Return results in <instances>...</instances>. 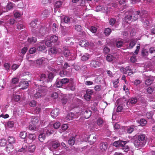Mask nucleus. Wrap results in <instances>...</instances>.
<instances>
[{"mask_svg": "<svg viewBox=\"0 0 155 155\" xmlns=\"http://www.w3.org/2000/svg\"><path fill=\"white\" fill-rule=\"evenodd\" d=\"M147 138L144 134L138 135L137 139L134 142V146L137 148H140L144 147L146 143Z\"/></svg>", "mask_w": 155, "mask_h": 155, "instance_id": "nucleus-1", "label": "nucleus"}, {"mask_svg": "<svg viewBox=\"0 0 155 155\" xmlns=\"http://www.w3.org/2000/svg\"><path fill=\"white\" fill-rule=\"evenodd\" d=\"M54 131L51 129L50 126H48L43 130V133L40 134L38 137L39 140L41 142L43 141L45 138V135H49L53 134Z\"/></svg>", "mask_w": 155, "mask_h": 155, "instance_id": "nucleus-2", "label": "nucleus"}, {"mask_svg": "<svg viewBox=\"0 0 155 155\" xmlns=\"http://www.w3.org/2000/svg\"><path fill=\"white\" fill-rule=\"evenodd\" d=\"M47 90V87H42L34 95V98L37 99L43 97L46 95Z\"/></svg>", "mask_w": 155, "mask_h": 155, "instance_id": "nucleus-3", "label": "nucleus"}, {"mask_svg": "<svg viewBox=\"0 0 155 155\" xmlns=\"http://www.w3.org/2000/svg\"><path fill=\"white\" fill-rule=\"evenodd\" d=\"M60 143L58 141H52L48 143V147L51 151H53L59 146Z\"/></svg>", "mask_w": 155, "mask_h": 155, "instance_id": "nucleus-4", "label": "nucleus"}, {"mask_svg": "<svg viewBox=\"0 0 155 155\" xmlns=\"http://www.w3.org/2000/svg\"><path fill=\"white\" fill-rule=\"evenodd\" d=\"M29 61H31V64L32 66H35L36 64L38 65H40L43 63H45L47 61V59L45 58H41L36 61H32L28 59Z\"/></svg>", "mask_w": 155, "mask_h": 155, "instance_id": "nucleus-5", "label": "nucleus"}, {"mask_svg": "<svg viewBox=\"0 0 155 155\" xmlns=\"http://www.w3.org/2000/svg\"><path fill=\"white\" fill-rule=\"evenodd\" d=\"M46 30L45 28L44 27H40L39 28H37L36 31H35V34H37L38 35L39 34L41 35H43L46 33Z\"/></svg>", "mask_w": 155, "mask_h": 155, "instance_id": "nucleus-6", "label": "nucleus"}, {"mask_svg": "<svg viewBox=\"0 0 155 155\" xmlns=\"http://www.w3.org/2000/svg\"><path fill=\"white\" fill-rule=\"evenodd\" d=\"M127 143V142L126 141L119 140L114 142L113 143V145L114 146L116 147H123V146L125 145Z\"/></svg>", "mask_w": 155, "mask_h": 155, "instance_id": "nucleus-7", "label": "nucleus"}, {"mask_svg": "<svg viewBox=\"0 0 155 155\" xmlns=\"http://www.w3.org/2000/svg\"><path fill=\"white\" fill-rule=\"evenodd\" d=\"M40 82L41 84H43V83H46L48 82V80L45 74H42L40 76L39 80L38 81Z\"/></svg>", "mask_w": 155, "mask_h": 155, "instance_id": "nucleus-8", "label": "nucleus"}, {"mask_svg": "<svg viewBox=\"0 0 155 155\" xmlns=\"http://www.w3.org/2000/svg\"><path fill=\"white\" fill-rule=\"evenodd\" d=\"M37 20H35L32 21L30 23V26L31 27V30L33 33H35V31H36L37 28L36 27L37 25Z\"/></svg>", "mask_w": 155, "mask_h": 155, "instance_id": "nucleus-9", "label": "nucleus"}, {"mask_svg": "<svg viewBox=\"0 0 155 155\" xmlns=\"http://www.w3.org/2000/svg\"><path fill=\"white\" fill-rule=\"evenodd\" d=\"M136 41L133 39L131 40L129 42H127V46L128 49H132L135 45Z\"/></svg>", "mask_w": 155, "mask_h": 155, "instance_id": "nucleus-10", "label": "nucleus"}, {"mask_svg": "<svg viewBox=\"0 0 155 155\" xmlns=\"http://www.w3.org/2000/svg\"><path fill=\"white\" fill-rule=\"evenodd\" d=\"M28 83L27 81L22 80L19 83V86H21V89H24L27 88L28 86Z\"/></svg>", "mask_w": 155, "mask_h": 155, "instance_id": "nucleus-11", "label": "nucleus"}, {"mask_svg": "<svg viewBox=\"0 0 155 155\" xmlns=\"http://www.w3.org/2000/svg\"><path fill=\"white\" fill-rule=\"evenodd\" d=\"M140 11H137L134 12V13L132 15V21H135L137 20L139 18V17L140 15H141V14H142V13H140Z\"/></svg>", "mask_w": 155, "mask_h": 155, "instance_id": "nucleus-12", "label": "nucleus"}, {"mask_svg": "<svg viewBox=\"0 0 155 155\" xmlns=\"http://www.w3.org/2000/svg\"><path fill=\"white\" fill-rule=\"evenodd\" d=\"M50 41L52 43H56V44H58L59 41L58 40V36L55 35H52L49 37Z\"/></svg>", "mask_w": 155, "mask_h": 155, "instance_id": "nucleus-13", "label": "nucleus"}, {"mask_svg": "<svg viewBox=\"0 0 155 155\" xmlns=\"http://www.w3.org/2000/svg\"><path fill=\"white\" fill-rule=\"evenodd\" d=\"M59 114V110L58 108L52 110L50 114L51 116L53 118L56 117Z\"/></svg>", "mask_w": 155, "mask_h": 155, "instance_id": "nucleus-14", "label": "nucleus"}, {"mask_svg": "<svg viewBox=\"0 0 155 155\" xmlns=\"http://www.w3.org/2000/svg\"><path fill=\"white\" fill-rule=\"evenodd\" d=\"M50 14V11L48 9L45 10L41 13V16L43 18L48 17Z\"/></svg>", "mask_w": 155, "mask_h": 155, "instance_id": "nucleus-15", "label": "nucleus"}, {"mask_svg": "<svg viewBox=\"0 0 155 155\" xmlns=\"http://www.w3.org/2000/svg\"><path fill=\"white\" fill-rule=\"evenodd\" d=\"M155 78L153 77H148L145 81V84L147 85H150L153 81Z\"/></svg>", "mask_w": 155, "mask_h": 155, "instance_id": "nucleus-16", "label": "nucleus"}, {"mask_svg": "<svg viewBox=\"0 0 155 155\" xmlns=\"http://www.w3.org/2000/svg\"><path fill=\"white\" fill-rule=\"evenodd\" d=\"M68 89L71 91H74L75 89V86L74 82L72 80H70L69 84L68 86Z\"/></svg>", "mask_w": 155, "mask_h": 155, "instance_id": "nucleus-17", "label": "nucleus"}, {"mask_svg": "<svg viewBox=\"0 0 155 155\" xmlns=\"http://www.w3.org/2000/svg\"><path fill=\"white\" fill-rule=\"evenodd\" d=\"M107 146L106 143H101L100 145V149L102 152L105 151L107 149Z\"/></svg>", "mask_w": 155, "mask_h": 155, "instance_id": "nucleus-18", "label": "nucleus"}, {"mask_svg": "<svg viewBox=\"0 0 155 155\" xmlns=\"http://www.w3.org/2000/svg\"><path fill=\"white\" fill-rule=\"evenodd\" d=\"M44 41L39 43V46L37 48V50L40 51H42L45 48V46L44 45Z\"/></svg>", "mask_w": 155, "mask_h": 155, "instance_id": "nucleus-19", "label": "nucleus"}, {"mask_svg": "<svg viewBox=\"0 0 155 155\" xmlns=\"http://www.w3.org/2000/svg\"><path fill=\"white\" fill-rule=\"evenodd\" d=\"M100 63L98 61H92L90 64V66L91 67L97 68L99 66Z\"/></svg>", "mask_w": 155, "mask_h": 155, "instance_id": "nucleus-20", "label": "nucleus"}, {"mask_svg": "<svg viewBox=\"0 0 155 155\" xmlns=\"http://www.w3.org/2000/svg\"><path fill=\"white\" fill-rule=\"evenodd\" d=\"M75 143V137H71L68 141V144L71 146L73 145Z\"/></svg>", "mask_w": 155, "mask_h": 155, "instance_id": "nucleus-21", "label": "nucleus"}, {"mask_svg": "<svg viewBox=\"0 0 155 155\" xmlns=\"http://www.w3.org/2000/svg\"><path fill=\"white\" fill-rule=\"evenodd\" d=\"M89 43L87 41L81 40L79 42V45L82 47H86L89 45Z\"/></svg>", "mask_w": 155, "mask_h": 155, "instance_id": "nucleus-22", "label": "nucleus"}, {"mask_svg": "<svg viewBox=\"0 0 155 155\" xmlns=\"http://www.w3.org/2000/svg\"><path fill=\"white\" fill-rule=\"evenodd\" d=\"M9 17L8 15L5 16V19L7 21L6 23H9L11 25H12L15 23V20L13 18H10L9 20V22L7 21L8 19L9 18Z\"/></svg>", "mask_w": 155, "mask_h": 155, "instance_id": "nucleus-23", "label": "nucleus"}, {"mask_svg": "<svg viewBox=\"0 0 155 155\" xmlns=\"http://www.w3.org/2000/svg\"><path fill=\"white\" fill-rule=\"evenodd\" d=\"M36 138V136L35 135L33 134H29L28 138H27V140L28 141L30 140L32 142L33 140H34Z\"/></svg>", "mask_w": 155, "mask_h": 155, "instance_id": "nucleus-24", "label": "nucleus"}, {"mask_svg": "<svg viewBox=\"0 0 155 155\" xmlns=\"http://www.w3.org/2000/svg\"><path fill=\"white\" fill-rule=\"evenodd\" d=\"M6 82L4 79H0V90L4 88Z\"/></svg>", "mask_w": 155, "mask_h": 155, "instance_id": "nucleus-25", "label": "nucleus"}, {"mask_svg": "<svg viewBox=\"0 0 155 155\" xmlns=\"http://www.w3.org/2000/svg\"><path fill=\"white\" fill-rule=\"evenodd\" d=\"M64 54L65 56L67 57L68 56H72L74 55L73 54H71L70 51L69 50H68L66 48H65L64 51Z\"/></svg>", "mask_w": 155, "mask_h": 155, "instance_id": "nucleus-26", "label": "nucleus"}, {"mask_svg": "<svg viewBox=\"0 0 155 155\" xmlns=\"http://www.w3.org/2000/svg\"><path fill=\"white\" fill-rule=\"evenodd\" d=\"M91 111L90 110H87L84 113V116L85 118L87 119L89 118L91 116Z\"/></svg>", "mask_w": 155, "mask_h": 155, "instance_id": "nucleus-27", "label": "nucleus"}, {"mask_svg": "<svg viewBox=\"0 0 155 155\" xmlns=\"http://www.w3.org/2000/svg\"><path fill=\"white\" fill-rule=\"evenodd\" d=\"M70 21V19L68 17H64L61 21V23H68Z\"/></svg>", "mask_w": 155, "mask_h": 155, "instance_id": "nucleus-28", "label": "nucleus"}, {"mask_svg": "<svg viewBox=\"0 0 155 155\" xmlns=\"http://www.w3.org/2000/svg\"><path fill=\"white\" fill-rule=\"evenodd\" d=\"M74 114L73 113H69L66 117V120H72L74 118Z\"/></svg>", "mask_w": 155, "mask_h": 155, "instance_id": "nucleus-29", "label": "nucleus"}, {"mask_svg": "<svg viewBox=\"0 0 155 155\" xmlns=\"http://www.w3.org/2000/svg\"><path fill=\"white\" fill-rule=\"evenodd\" d=\"M89 55L88 54L85 53L81 56V59L82 61H85L87 60L89 58Z\"/></svg>", "mask_w": 155, "mask_h": 155, "instance_id": "nucleus-30", "label": "nucleus"}, {"mask_svg": "<svg viewBox=\"0 0 155 155\" xmlns=\"http://www.w3.org/2000/svg\"><path fill=\"white\" fill-rule=\"evenodd\" d=\"M35 149V146L33 145H31L29 146L28 148H27V150L28 151L31 153L33 152Z\"/></svg>", "mask_w": 155, "mask_h": 155, "instance_id": "nucleus-31", "label": "nucleus"}, {"mask_svg": "<svg viewBox=\"0 0 155 155\" xmlns=\"http://www.w3.org/2000/svg\"><path fill=\"white\" fill-rule=\"evenodd\" d=\"M27 144L25 143L23 144L22 147V148L19 150L18 151L25 152L27 151Z\"/></svg>", "mask_w": 155, "mask_h": 155, "instance_id": "nucleus-32", "label": "nucleus"}, {"mask_svg": "<svg viewBox=\"0 0 155 155\" xmlns=\"http://www.w3.org/2000/svg\"><path fill=\"white\" fill-rule=\"evenodd\" d=\"M17 28L19 30H21L23 29L24 26L21 21H20L17 25Z\"/></svg>", "mask_w": 155, "mask_h": 155, "instance_id": "nucleus-33", "label": "nucleus"}, {"mask_svg": "<svg viewBox=\"0 0 155 155\" xmlns=\"http://www.w3.org/2000/svg\"><path fill=\"white\" fill-rule=\"evenodd\" d=\"M8 141L9 143L12 144L15 143V139L14 137L12 136H9L8 138Z\"/></svg>", "mask_w": 155, "mask_h": 155, "instance_id": "nucleus-34", "label": "nucleus"}, {"mask_svg": "<svg viewBox=\"0 0 155 155\" xmlns=\"http://www.w3.org/2000/svg\"><path fill=\"white\" fill-rule=\"evenodd\" d=\"M15 6V5L12 2L8 3L6 6L8 10L12 9Z\"/></svg>", "mask_w": 155, "mask_h": 155, "instance_id": "nucleus-35", "label": "nucleus"}, {"mask_svg": "<svg viewBox=\"0 0 155 155\" xmlns=\"http://www.w3.org/2000/svg\"><path fill=\"white\" fill-rule=\"evenodd\" d=\"M143 16H141V19L142 20L143 22V23L144 25L145 26H147L149 25V22L147 20V19L146 18H144L143 19Z\"/></svg>", "mask_w": 155, "mask_h": 155, "instance_id": "nucleus-36", "label": "nucleus"}, {"mask_svg": "<svg viewBox=\"0 0 155 155\" xmlns=\"http://www.w3.org/2000/svg\"><path fill=\"white\" fill-rule=\"evenodd\" d=\"M137 101V99L136 97H132L129 100V102L132 104H135Z\"/></svg>", "mask_w": 155, "mask_h": 155, "instance_id": "nucleus-37", "label": "nucleus"}, {"mask_svg": "<svg viewBox=\"0 0 155 155\" xmlns=\"http://www.w3.org/2000/svg\"><path fill=\"white\" fill-rule=\"evenodd\" d=\"M12 99L15 102H18L20 99L19 95L17 94H14L12 97Z\"/></svg>", "mask_w": 155, "mask_h": 155, "instance_id": "nucleus-38", "label": "nucleus"}, {"mask_svg": "<svg viewBox=\"0 0 155 155\" xmlns=\"http://www.w3.org/2000/svg\"><path fill=\"white\" fill-rule=\"evenodd\" d=\"M57 50L55 48H51L49 51V53L51 54H54L57 53Z\"/></svg>", "mask_w": 155, "mask_h": 155, "instance_id": "nucleus-39", "label": "nucleus"}, {"mask_svg": "<svg viewBox=\"0 0 155 155\" xmlns=\"http://www.w3.org/2000/svg\"><path fill=\"white\" fill-rule=\"evenodd\" d=\"M29 106L31 107H34L37 105V102L34 100L31 101L29 103Z\"/></svg>", "mask_w": 155, "mask_h": 155, "instance_id": "nucleus-40", "label": "nucleus"}, {"mask_svg": "<svg viewBox=\"0 0 155 155\" xmlns=\"http://www.w3.org/2000/svg\"><path fill=\"white\" fill-rule=\"evenodd\" d=\"M114 57L111 54H109L106 57V59L108 61H112L114 58Z\"/></svg>", "mask_w": 155, "mask_h": 155, "instance_id": "nucleus-41", "label": "nucleus"}, {"mask_svg": "<svg viewBox=\"0 0 155 155\" xmlns=\"http://www.w3.org/2000/svg\"><path fill=\"white\" fill-rule=\"evenodd\" d=\"M37 41L36 38L35 37H32L28 39V41L31 44H34Z\"/></svg>", "mask_w": 155, "mask_h": 155, "instance_id": "nucleus-42", "label": "nucleus"}, {"mask_svg": "<svg viewBox=\"0 0 155 155\" xmlns=\"http://www.w3.org/2000/svg\"><path fill=\"white\" fill-rule=\"evenodd\" d=\"M97 124L100 127L103 124V121L101 118H99L97 120Z\"/></svg>", "mask_w": 155, "mask_h": 155, "instance_id": "nucleus-43", "label": "nucleus"}, {"mask_svg": "<svg viewBox=\"0 0 155 155\" xmlns=\"http://www.w3.org/2000/svg\"><path fill=\"white\" fill-rule=\"evenodd\" d=\"M111 30L109 28H106L104 31V33L106 35H109L111 32Z\"/></svg>", "mask_w": 155, "mask_h": 155, "instance_id": "nucleus-44", "label": "nucleus"}, {"mask_svg": "<svg viewBox=\"0 0 155 155\" xmlns=\"http://www.w3.org/2000/svg\"><path fill=\"white\" fill-rule=\"evenodd\" d=\"M27 135V133L25 132H21L19 134L20 137L22 139H25L26 138Z\"/></svg>", "mask_w": 155, "mask_h": 155, "instance_id": "nucleus-45", "label": "nucleus"}, {"mask_svg": "<svg viewBox=\"0 0 155 155\" xmlns=\"http://www.w3.org/2000/svg\"><path fill=\"white\" fill-rule=\"evenodd\" d=\"M148 50L143 49L141 53L143 56H146L148 55Z\"/></svg>", "mask_w": 155, "mask_h": 155, "instance_id": "nucleus-46", "label": "nucleus"}, {"mask_svg": "<svg viewBox=\"0 0 155 155\" xmlns=\"http://www.w3.org/2000/svg\"><path fill=\"white\" fill-rule=\"evenodd\" d=\"M6 144V140L4 139H2L0 140V145L1 146H5Z\"/></svg>", "mask_w": 155, "mask_h": 155, "instance_id": "nucleus-47", "label": "nucleus"}, {"mask_svg": "<svg viewBox=\"0 0 155 155\" xmlns=\"http://www.w3.org/2000/svg\"><path fill=\"white\" fill-rule=\"evenodd\" d=\"M48 40L45 41V45H46L48 47H51L52 45V42H51V41H50V39H49V38H48Z\"/></svg>", "mask_w": 155, "mask_h": 155, "instance_id": "nucleus-48", "label": "nucleus"}, {"mask_svg": "<svg viewBox=\"0 0 155 155\" xmlns=\"http://www.w3.org/2000/svg\"><path fill=\"white\" fill-rule=\"evenodd\" d=\"M123 42L122 41H118L116 42V46L118 48L121 47L123 44Z\"/></svg>", "mask_w": 155, "mask_h": 155, "instance_id": "nucleus-49", "label": "nucleus"}, {"mask_svg": "<svg viewBox=\"0 0 155 155\" xmlns=\"http://www.w3.org/2000/svg\"><path fill=\"white\" fill-rule=\"evenodd\" d=\"M134 130V128L133 126L128 127L127 129V132L129 134L131 133Z\"/></svg>", "mask_w": 155, "mask_h": 155, "instance_id": "nucleus-50", "label": "nucleus"}, {"mask_svg": "<svg viewBox=\"0 0 155 155\" xmlns=\"http://www.w3.org/2000/svg\"><path fill=\"white\" fill-rule=\"evenodd\" d=\"M62 2L61 1H58L56 2L55 7V8H58L61 6Z\"/></svg>", "mask_w": 155, "mask_h": 155, "instance_id": "nucleus-51", "label": "nucleus"}, {"mask_svg": "<svg viewBox=\"0 0 155 155\" xmlns=\"http://www.w3.org/2000/svg\"><path fill=\"white\" fill-rule=\"evenodd\" d=\"M64 58L63 57H59L57 59L58 64L60 65V64L63 62Z\"/></svg>", "mask_w": 155, "mask_h": 155, "instance_id": "nucleus-52", "label": "nucleus"}, {"mask_svg": "<svg viewBox=\"0 0 155 155\" xmlns=\"http://www.w3.org/2000/svg\"><path fill=\"white\" fill-rule=\"evenodd\" d=\"M54 77V76L52 73H49L48 75V78H47L48 80V82L51 81Z\"/></svg>", "mask_w": 155, "mask_h": 155, "instance_id": "nucleus-53", "label": "nucleus"}, {"mask_svg": "<svg viewBox=\"0 0 155 155\" xmlns=\"http://www.w3.org/2000/svg\"><path fill=\"white\" fill-rule=\"evenodd\" d=\"M147 121L144 119H141L140 120V124L142 126H144L147 124Z\"/></svg>", "mask_w": 155, "mask_h": 155, "instance_id": "nucleus-54", "label": "nucleus"}, {"mask_svg": "<svg viewBox=\"0 0 155 155\" xmlns=\"http://www.w3.org/2000/svg\"><path fill=\"white\" fill-rule=\"evenodd\" d=\"M124 20L125 21H130L132 20V16L131 15H128L126 16L124 18Z\"/></svg>", "mask_w": 155, "mask_h": 155, "instance_id": "nucleus-55", "label": "nucleus"}, {"mask_svg": "<svg viewBox=\"0 0 155 155\" xmlns=\"http://www.w3.org/2000/svg\"><path fill=\"white\" fill-rule=\"evenodd\" d=\"M153 115V113L152 112H147L146 114V116L148 119L151 118Z\"/></svg>", "mask_w": 155, "mask_h": 155, "instance_id": "nucleus-56", "label": "nucleus"}, {"mask_svg": "<svg viewBox=\"0 0 155 155\" xmlns=\"http://www.w3.org/2000/svg\"><path fill=\"white\" fill-rule=\"evenodd\" d=\"M39 120V119L38 117H35L32 120V124H36Z\"/></svg>", "mask_w": 155, "mask_h": 155, "instance_id": "nucleus-57", "label": "nucleus"}, {"mask_svg": "<svg viewBox=\"0 0 155 155\" xmlns=\"http://www.w3.org/2000/svg\"><path fill=\"white\" fill-rule=\"evenodd\" d=\"M22 15L21 13L20 12L17 11L15 12L14 14V17L15 18H17L20 17Z\"/></svg>", "mask_w": 155, "mask_h": 155, "instance_id": "nucleus-58", "label": "nucleus"}, {"mask_svg": "<svg viewBox=\"0 0 155 155\" xmlns=\"http://www.w3.org/2000/svg\"><path fill=\"white\" fill-rule=\"evenodd\" d=\"M154 89L153 88L150 87H148L147 89V92L149 94H151L153 92V91Z\"/></svg>", "mask_w": 155, "mask_h": 155, "instance_id": "nucleus-59", "label": "nucleus"}, {"mask_svg": "<svg viewBox=\"0 0 155 155\" xmlns=\"http://www.w3.org/2000/svg\"><path fill=\"white\" fill-rule=\"evenodd\" d=\"M19 67V65L14 64L12 66V69L13 71H15Z\"/></svg>", "mask_w": 155, "mask_h": 155, "instance_id": "nucleus-60", "label": "nucleus"}, {"mask_svg": "<svg viewBox=\"0 0 155 155\" xmlns=\"http://www.w3.org/2000/svg\"><path fill=\"white\" fill-rule=\"evenodd\" d=\"M14 125V122L13 121H9L8 122L7 124V125L10 128H12L13 127Z\"/></svg>", "mask_w": 155, "mask_h": 155, "instance_id": "nucleus-61", "label": "nucleus"}, {"mask_svg": "<svg viewBox=\"0 0 155 155\" xmlns=\"http://www.w3.org/2000/svg\"><path fill=\"white\" fill-rule=\"evenodd\" d=\"M103 9H104V8L101 6H97L96 8V10L97 12H99V11H102V12H105L104 11H103Z\"/></svg>", "mask_w": 155, "mask_h": 155, "instance_id": "nucleus-62", "label": "nucleus"}, {"mask_svg": "<svg viewBox=\"0 0 155 155\" xmlns=\"http://www.w3.org/2000/svg\"><path fill=\"white\" fill-rule=\"evenodd\" d=\"M60 126V124L59 122H56L53 125V127L55 129L58 128Z\"/></svg>", "mask_w": 155, "mask_h": 155, "instance_id": "nucleus-63", "label": "nucleus"}, {"mask_svg": "<svg viewBox=\"0 0 155 155\" xmlns=\"http://www.w3.org/2000/svg\"><path fill=\"white\" fill-rule=\"evenodd\" d=\"M84 98L87 101H89L90 99L91 96L89 94H86L84 96Z\"/></svg>", "mask_w": 155, "mask_h": 155, "instance_id": "nucleus-64", "label": "nucleus"}]
</instances>
